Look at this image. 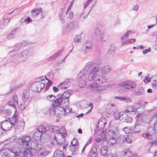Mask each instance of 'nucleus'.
<instances>
[{
  "mask_svg": "<svg viewBox=\"0 0 157 157\" xmlns=\"http://www.w3.org/2000/svg\"><path fill=\"white\" fill-rule=\"evenodd\" d=\"M127 108L128 109L129 111L131 112H136L138 108H135L131 106H129Z\"/></svg>",
  "mask_w": 157,
  "mask_h": 157,
  "instance_id": "obj_48",
  "label": "nucleus"
},
{
  "mask_svg": "<svg viewBox=\"0 0 157 157\" xmlns=\"http://www.w3.org/2000/svg\"><path fill=\"white\" fill-rule=\"evenodd\" d=\"M71 93L70 91H66L62 94H59L57 95L58 98L55 99V103L61 104L66 103V104L69 103V98Z\"/></svg>",
  "mask_w": 157,
  "mask_h": 157,
  "instance_id": "obj_5",
  "label": "nucleus"
},
{
  "mask_svg": "<svg viewBox=\"0 0 157 157\" xmlns=\"http://www.w3.org/2000/svg\"><path fill=\"white\" fill-rule=\"evenodd\" d=\"M122 130L124 131L125 133L128 134L129 133L130 130L128 128L126 127L122 129Z\"/></svg>",
  "mask_w": 157,
  "mask_h": 157,
  "instance_id": "obj_54",
  "label": "nucleus"
},
{
  "mask_svg": "<svg viewBox=\"0 0 157 157\" xmlns=\"http://www.w3.org/2000/svg\"><path fill=\"white\" fill-rule=\"evenodd\" d=\"M136 122L135 123V125L134 128L133 132L134 133H139L140 131V122H143V119L142 118V114L141 113H139L136 116Z\"/></svg>",
  "mask_w": 157,
  "mask_h": 157,
  "instance_id": "obj_11",
  "label": "nucleus"
},
{
  "mask_svg": "<svg viewBox=\"0 0 157 157\" xmlns=\"http://www.w3.org/2000/svg\"><path fill=\"white\" fill-rule=\"evenodd\" d=\"M117 155L116 153H110L106 155L104 157H117Z\"/></svg>",
  "mask_w": 157,
  "mask_h": 157,
  "instance_id": "obj_50",
  "label": "nucleus"
},
{
  "mask_svg": "<svg viewBox=\"0 0 157 157\" xmlns=\"http://www.w3.org/2000/svg\"><path fill=\"white\" fill-rule=\"evenodd\" d=\"M17 115L15 113L11 118V120L9 121L10 124H11L12 126L15 125V124L17 122Z\"/></svg>",
  "mask_w": 157,
  "mask_h": 157,
  "instance_id": "obj_33",
  "label": "nucleus"
},
{
  "mask_svg": "<svg viewBox=\"0 0 157 157\" xmlns=\"http://www.w3.org/2000/svg\"><path fill=\"white\" fill-rule=\"evenodd\" d=\"M13 151V150H11V152L14 154V155L13 156L14 157H20L21 154L22 155L23 157H24V150L22 151H20L18 152L14 151Z\"/></svg>",
  "mask_w": 157,
  "mask_h": 157,
  "instance_id": "obj_36",
  "label": "nucleus"
},
{
  "mask_svg": "<svg viewBox=\"0 0 157 157\" xmlns=\"http://www.w3.org/2000/svg\"><path fill=\"white\" fill-rule=\"evenodd\" d=\"M125 138L123 136H120L117 138V142L119 143L124 142Z\"/></svg>",
  "mask_w": 157,
  "mask_h": 157,
  "instance_id": "obj_41",
  "label": "nucleus"
},
{
  "mask_svg": "<svg viewBox=\"0 0 157 157\" xmlns=\"http://www.w3.org/2000/svg\"><path fill=\"white\" fill-rule=\"evenodd\" d=\"M64 137L62 136L59 140L58 141V140L56 137V135H54V139L55 140L57 141L58 144L60 146H62L63 150H66L67 146L68 143L66 142Z\"/></svg>",
  "mask_w": 157,
  "mask_h": 157,
  "instance_id": "obj_16",
  "label": "nucleus"
},
{
  "mask_svg": "<svg viewBox=\"0 0 157 157\" xmlns=\"http://www.w3.org/2000/svg\"><path fill=\"white\" fill-rule=\"evenodd\" d=\"M119 85L129 90H132L136 86V84L135 82L128 80L121 82Z\"/></svg>",
  "mask_w": 157,
  "mask_h": 157,
  "instance_id": "obj_13",
  "label": "nucleus"
},
{
  "mask_svg": "<svg viewBox=\"0 0 157 157\" xmlns=\"http://www.w3.org/2000/svg\"><path fill=\"white\" fill-rule=\"evenodd\" d=\"M47 98L49 101H53V100L54 98H56V96L54 95L51 94L47 96Z\"/></svg>",
  "mask_w": 157,
  "mask_h": 157,
  "instance_id": "obj_49",
  "label": "nucleus"
},
{
  "mask_svg": "<svg viewBox=\"0 0 157 157\" xmlns=\"http://www.w3.org/2000/svg\"><path fill=\"white\" fill-rule=\"evenodd\" d=\"M96 82L92 83L90 85V88L93 92L95 91L97 93L101 92L103 90L104 87L100 85L104 82H105L107 80L103 75H100L96 78Z\"/></svg>",
  "mask_w": 157,
  "mask_h": 157,
  "instance_id": "obj_4",
  "label": "nucleus"
},
{
  "mask_svg": "<svg viewBox=\"0 0 157 157\" xmlns=\"http://www.w3.org/2000/svg\"><path fill=\"white\" fill-rule=\"evenodd\" d=\"M156 82H157L156 80H153V82L152 83V86L153 88H154L155 89L157 87V85H156Z\"/></svg>",
  "mask_w": 157,
  "mask_h": 157,
  "instance_id": "obj_63",
  "label": "nucleus"
},
{
  "mask_svg": "<svg viewBox=\"0 0 157 157\" xmlns=\"http://www.w3.org/2000/svg\"><path fill=\"white\" fill-rule=\"evenodd\" d=\"M101 63L100 60H97L94 61H92L88 62L85 65V69L86 73L88 72L89 75L88 77V80L91 81L94 80V83L96 82L97 78L101 75H97V73L98 72L99 65Z\"/></svg>",
  "mask_w": 157,
  "mask_h": 157,
  "instance_id": "obj_2",
  "label": "nucleus"
},
{
  "mask_svg": "<svg viewBox=\"0 0 157 157\" xmlns=\"http://www.w3.org/2000/svg\"><path fill=\"white\" fill-rule=\"evenodd\" d=\"M85 49H90L93 47V43L91 41L86 40L85 44Z\"/></svg>",
  "mask_w": 157,
  "mask_h": 157,
  "instance_id": "obj_35",
  "label": "nucleus"
},
{
  "mask_svg": "<svg viewBox=\"0 0 157 157\" xmlns=\"http://www.w3.org/2000/svg\"><path fill=\"white\" fill-rule=\"evenodd\" d=\"M86 74V70H82L78 75V85L80 87H84L86 86V78L85 75Z\"/></svg>",
  "mask_w": 157,
  "mask_h": 157,
  "instance_id": "obj_7",
  "label": "nucleus"
},
{
  "mask_svg": "<svg viewBox=\"0 0 157 157\" xmlns=\"http://www.w3.org/2000/svg\"><path fill=\"white\" fill-rule=\"evenodd\" d=\"M69 17L70 19H72L74 16L73 13L72 11H70L68 13Z\"/></svg>",
  "mask_w": 157,
  "mask_h": 157,
  "instance_id": "obj_62",
  "label": "nucleus"
},
{
  "mask_svg": "<svg viewBox=\"0 0 157 157\" xmlns=\"http://www.w3.org/2000/svg\"><path fill=\"white\" fill-rule=\"evenodd\" d=\"M62 52V50H60L58 51L57 52L55 53L52 56L47 59V60L49 61H50L52 59H55L60 55Z\"/></svg>",
  "mask_w": 157,
  "mask_h": 157,
  "instance_id": "obj_28",
  "label": "nucleus"
},
{
  "mask_svg": "<svg viewBox=\"0 0 157 157\" xmlns=\"http://www.w3.org/2000/svg\"><path fill=\"white\" fill-rule=\"evenodd\" d=\"M65 156L63 151L57 150L54 152L53 157H64Z\"/></svg>",
  "mask_w": 157,
  "mask_h": 157,
  "instance_id": "obj_23",
  "label": "nucleus"
},
{
  "mask_svg": "<svg viewBox=\"0 0 157 157\" xmlns=\"http://www.w3.org/2000/svg\"><path fill=\"white\" fill-rule=\"evenodd\" d=\"M115 48L111 46L109 49V51L112 53L114 52L115 51Z\"/></svg>",
  "mask_w": 157,
  "mask_h": 157,
  "instance_id": "obj_64",
  "label": "nucleus"
},
{
  "mask_svg": "<svg viewBox=\"0 0 157 157\" xmlns=\"http://www.w3.org/2000/svg\"><path fill=\"white\" fill-rule=\"evenodd\" d=\"M31 140L30 137L28 136H25L17 140V144L20 147L21 146V148L24 150L23 157H32L33 151H39L42 147L41 144L34 141L31 142Z\"/></svg>",
  "mask_w": 157,
  "mask_h": 157,
  "instance_id": "obj_1",
  "label": "nucleus"
},
{
  "mask_svg": "<svg viewBox=\"0 0 157 157\" xmlns=\"http://www.w3.org/2000/svg\"><path fill=\"white\" fill-rule=\"evenodd\" d=\"M73 81V79L72 78L67 79H65L63 82L60 83L59 85L62 86V88L66 89L69 86L67 85L71 83Z\"/></svg>",
  "mask_w": 157,
  "mask_h": 157,
  "instance_id": "obj_20",
  "label": "nucleus"
},
{
  "mask_svg": "<svg viewBox=\"0 0 157 157\" xmlns=\"http://www.w3.org/2000/svg\"><path fill=\"white\" fill-rule=\"evenodd\" d=\"M18 30L19 29L17 28H16L13 29L10 33L7 35V38L10 39L12 38L14 36V34L16 33V32L18 31Z\"/></svg>",
  "mask_w": 157,
  "mask_h": 157,
  "instance_id": "obj_32",
  "label": "nucleus"
},
{
  "mask_svg": "<svg viewBox=\"0 0 157 157\" xmlns=\"http://www.w3.org/2000/svg\"><path fill=\"white\" fill-rule=\"evenodd\" d=\"M78 146L71 145L69 147V150L72 152L76 151L78 150Z\"/></svg>",
  "mask_w": 157,
  "mask_h": 157,
  "instance_id": "obj_40",
  "label": "nucleus"
},
{
  "mask_svg": "<svg viewBox=\"0 0 157 157\" xmlns=\"http://www.w3.org/2000/svg\"><path fill=\"white\" fill-rule=\"evenodd\" d=\"M143 136L144 137H146L150 140H151L152 138V136L148 133H144L143 135Z\"/></svg>",
  "mask_w": 157,
  "mask_h": 157,
  "instance_id": "obj_44",
  "label": "nucleus"
},
{
  "mask_svg": "<svg viewBox=\"0 0 157 157\" xmlns=\"http://www.w3.org/2000/svg\"><path fill=\"white\" fill-rule=\"evenodd\" d=\"M132 121V118L128 117L127 115L125 116L124 122L131 123Z\"/></svg>",
  "mask_w": 157,
  "mask_h": 157,
  "instance_id": "obj_46",
  "label": "nucleus"
},
{
  "mask_svg": "<svg viewBox=\"0 0 157 157\" xmlns=\"http://www.w3.org/2000/svg\"><path fill=\"white\" fill-rule=\"evenodd\" d=\"M109 112L111 113H112L113 112H116L117 110L116 106L113 104H111L109 106Z\"/></svg>",
  "mask_w": 157,
  "mask_h": 157,
  "instance_id": "obj_38",
  "label": "nucleus"
},
{
  "mask_svg": "<svg viewBox=\"0 0 157 157\" xmlns=\"http://www.w3.org/2000/svg\"><path fill=\"white\" fill-rule=\"evenodd\" d=\"M145 91L143 87H140L138 91H135L134 94L135 95H140L144 94Z\"/></svg>",
  "mask_w": 157,
  "mask_h": 157,
  "instance_id": "obj_29",
  "label": "nucleus"
},
{
  "mask_svg": "<svg viewBox=\"0 0 157 157\" xmlns=\"http://www.w3.org/2000/svg\"><path fill=\"white\" fill-rule=\"evenodd\" d=\"M113 115L114 116V119L116 120H118L120 116V113L118 112L117 111V110L116 112H113L112 113Z\"/></svg>",
  "mask_w": 157,
  "mask_h": 157,
  "instance_id": "obj_43",
  "label": "nucleus"
},
{
  "mask_svg": "<svg viewBox=\"0 0 157 157\" xmlns=\"http://www.w3.org/2000/svg\"><path fill=\"white\" fill-rule=\"evenodd\" d=\"M74 0H73L70 3V4L69 5V6L68 7V8L67 10V12H66V14H67L68 11H69V10H71V9L72 6H73V2H74Z\"/></svg>",
  "mask_w": 157,
  "mask_h": 157,
  "instance_id": "obj_52",
  "label": "nucleus"
},
{
  "mask_svg": "<svg viewBox=\"0 0 157 157\" xmlns=\"http://www.w3.org/2000/svg\"><path fill=\"white\" fill-rule=\"evenodd\" d=\"M27 44H28V42L27 41H24L22 43H19L16 44L15 45V48L9 52V54L16 52L19 49L21 48L23 46H26Z\"/></svg>",
  "mask_w": 157,
  "mask_h": 157,
  "instance_id": "obj_17",
  "label": "nucleus"
},
{
  "mask_svg": "<svg viewBox=\"0 0 157 157\" xmlns=\"http://www.w3.org/2000/svg\"><path fill=\"white\" fill-rule=\"evenodd\" d=\"M66 12H65L64 9H61L59 15L61 21L63 23H64L65 22L63 18L65 17V14H66Z\"/></svg>",
  "mask_w": 157,
  "mask_h": 157,
  "instance_id": "obj_26",
  "label": "nucleus"
},
{
  "mask_svg": "<svg viewBox=\"0 0 157 157\" xmlns=\"http://www.w3.org/2000/svg\"><path fill=\"white\" fill-rule=\"evenodd\" d=\"M10 122L9 121L7 120H5L3 121H2L0 124L1 128L2 130L6 131L8 130L10 128L8 127L6 128L7 129L4 128H6V127L8 125H10Z\"/></svg>",
  "mask_w": 157,
  "mask_h": 157,
  "instance_id": "obj_22",
  "label": "nucleus"
},
{
  "mask_svg": "<svg viewBox=\"0 0 157 157\" xmlns=\"http://www.w3.org/2000/svg\"><path fill=\"white\" fill-rule=\"evenodd\" d=\"M108 149L107 147H103L101 148L100 151V154L101 155L105 156L106 155Z\"/></svg>",
  "mask_w": 157,
  "mask_h": 157,
  "instance_id": "obj_39",
  "label": "nucleus"
},
{
  "mask_svg": "<svg viewBox=\"0 0 157 157\" xmlns=\"http://www.w3.org/2000/svg\"><path fill=\"white\" fill-rule=\"evenodd\" d=\"M131 154V152L129 151V149L128 148H125L124 151L121 152V155L124 156H129Z\"/></svg>",
  "mask_w": 157,
  "mask_h": 157,
  "instance_id": "obj_34",
  "label": "nucleus"
},
{
  "mask_svg": "<svg viewBox=\"0 0 157 157\" xmlns=\"http://www.w3.org/2000/svg\"><path fill=\"white\" fill-rule=\"evenodd\" d=\"M55 103V100L53 102L52 105L50 106L48 108V113L51 116H54L56 113L60 114V111L58 110L60 104H57L56 103Z\"/></svg>",
  "mask_w": 157,
  "mask_h": 157,
  "instance_id": "obj_9",
  "label": "nucleus"
},
{
  "mask_svg": "<svg viewBox=\"0 0 157 157\" xmlns=\"http://www.w3.org/2000/svg\"><path fill=\"white\" fill-rule=\"evenodd\" d=\"M32 21V20L29 17H28L26 19H25L24 21V22H26L27 23H29Z\"/></svg>",
  "mask_w": 157,
  "mask_h": 157,
  "instance_id": "obj_56",
  "label": "nucleus"
},
{
  "mask_svg": "<svg viewBox=\"0 0 157 157\" xmlns=\"http://www.w3.org/2000/svg\"><path fill=\"white\" fill-rule=\"evenodd\" d=\"M124 142H126L128 144H130L132 143V141L129 138L127 137L126 138H125Z\"/></svg>",
  "mask_w": 157,
  "mask_h": 157,
  "instance_id": "obj_58",
  "label": "nucleus"
},
{
  "mask_svg": "<svg viewBox=\"0 0 157 157\" xmlns=\"http://www.w3.org/2000/svg\"><path fill=\"white\" fill-rule=\"evenodd\" d=\"M154 128H153V131L156 132H157V120L155 122L154 125Z\"/></svg>",
  "mask_w": 157,
  "mask_h": 157,
  "instance_id": "obj_57",
  "label": "nucleus"
},
{
  "mask_svg": "<svg viewBox=\"0 0 157 157\" xmlns=\"http://www.w3.org/2000/svg\"><path fill=\"white\" fill-rule=\"evenodd\" d=\"M151 51V49L150 47H148V49H145L143 51V53L144 54H146L148 52H150Z\"/></svg>",
  "mask_w": 157,
  "mask_h": 157,
  "instance_id": "obj_55",
  "label": "nucleus"
},
{
  "mask_svg": "<svg viewBox=\"0 0 157 157\" xmlns=\"http://www.w3.org/2000/svg\"><path fill=\"white\" fill-rule=\"evenodd\" d=\"M14 10L13 11L10 13H7L5 14L3 17V20L1 22V24H0V27L1 29H3L5 25H7L10 22V16L11 15V13L14 12Z\"/></svg>",
  "mask_w": 157,
  "mask_h": 157,
  "instance_id": "obj_15",
  "label": "nucleus"
},
{
  "mask_svg": "<svg viewBox=\"0 0 157 157\" xmlns=\"http://www.w3.org/2000/svg\"><path fill=\"white\" fill-rule=\"evenodd\" d=\"M48 153V151L45 152V154H44V152H42V153L40 152V153H38V156L39 157H43L44 156H46Z\"/></svg>",
  "mask_w": 157,
  "mask_h": 157,
  "instance_id": "obj_51",
  "label": "nucleus"
},
{
  "mask_svg": "<svg viewBox=\"0 0 157 157\" xmlns=\"http://www.w3.org/2000/svg\"><path fill=\"white\" fill-rule=\"evenodd\" d=\"M58 133L61 135L62 136L66 137L67 136L66 130L64 127L62 126L58 131Z\"/></svg>",
  "mask_w": 157,
  "mask_h": 157,
  "instance_id": "obj_27",
  "label": "nucleus"
},
{
  "mask_svg": "<svg viewBox=\"0 0 157 157\" xmlns=\"http://www.w3.org/2000/svg\"><path fill=\"white\" fill-rule=\"evenodd\" d=\"M33 48H28L24 50L17 56H16L14 53L12 55L10 60L8 62H13L17 63L25 61L28 57L32 55L33 54Z\"/></svg>",
  "mask_w": 157,
  "mask_h": 157,
  "instance_id": "obj_3",
  "label": "nucleus"
},
{
  "mask_svg": "<svg viewBox=\"0 0 157 157\" xmlns=\"http://www.w3.org/2000/svg\"><path fill=\"white\" fill-rule=\"evenodd\" d=\"M40 11L41 12V13H42V9L41 8L33 9L31 11L32 15L33 16H36L39 14Z\"/></svg>",
  "mask_w": 157,
  "mask_h": 157,
  "instance_id": "obj_31",
  "label": "nucleus"
},
{
  "mask_svg": "<svg viewBox=\"0 0 157 157\" xmlns=\"http://www.w3.org/2000/svg\"><path fill=\"white\" fill-rule=\"evenodd\" d=\"M30 93L29 91L25 90L23 92L22 94V100L24 103L25 104V106L23 108L24 109L27 105H28L31 100L30 97Z\"/></svg>",
  "mask_w": 157,
  "mask_h": 157,
  "instance_id": "obj_12",
  "label": "nucleus"
},
{
  "mask_svg": "<svg viewBox=\"0 0 157 157\" xmlns=\"http://www.w3.org/2000/svg\"><path fill=\"white\" fill-rule=\"evenodd\" d=\"M36 129L37 131L42 134L45 133L47 131V125L44 126L42 125H40L37 127Z\"/></svg>",
  "mask_w": 157,
  "mask_h": 157,
  "instance_id": "obj_25",
  "label": "nucleus"
},
{
  "mask_svg": "<svg viewBox=\"0 0 157 157\" xmlns=\"http://www.w3.org/2000/svg\"><path fill=\"white\" fill-rule=\"evenodd\" d=\"M71 145H75L77 146L79 144V143L77 140L75 139V138H74L72 140V141L71 142Z\"/></svg>",
  "mask_w": 157,
  "mask_h": 157,
  "instance_id": "obj_47",
  "label": "nucleus"
},
{
  "mask_svg": "<svg viewBox=\"0 0 157 157\" xmlns=\"http://www.w3.org/2000/svg\"><path fill=\"white\" fill-rule=\"evenodd\" d=\"M76 37L74 39V42H80L81 37L80 35L76 36Z\"/></svg>",
  "mask_w": 157,
  "mask_h": 157,
  "instance_id": "obj_53",
  "label": "nucleus"
},
{
  "mask_svg": "<svg viewBox=\"0 0 157 157\" xmlns=\"http://www.w3.org/2000/svg\"><path fill=\"white\" fill-rule=\"evenodd\" d=\"M151 78H150L146 76L143 81L144 83H146L147 82H150L151 81Z\"/></svg>",
  "mask_w": 157,
  "mask_h": 157,
  "instance_id": "obj_61",
  "label": "nucleus"
},
{
  "mask_svg": "<svg viewBox=\"0 0 157 157\" xmlns=\"http://www.w3.org/2000/svg\"><path fill=\"white\" fill-rule=\"evenodd\" d=\"M25 125V123L23 120L19 121L17 123L16 128L17 129L21 130L24 129Z\"/></svg>",
  "mask_w": 157,
  "mask_h": 157,
  "instance_id": "obj_24",
  "label": "nucleus"
},
{
  "mask_svg": "<svg viewBox=\"0 0 157 157\" xmlns=\"http://www.w3.org/2000/svg\"><path fill=\"white\" fill-rule=\"evenodd\" d=\"M122 101L127 103H129L132 101L131 100L127 97H122Z\"/></svg>",
  "mask_w": 157,
  "mask_h": 157,
  "instance_id": "obj_42",
  "label": "nucleus"
},
{
  "mask_svg": "<svg viewBox=\"0 0 157 157\" xmlns=\"http://www.w3.org/2000/svg\"><path fill=\"white\" fill-rule=\"evenodd\" d=\"M98 152L97 149L95 146L92 147L90 151L89 157H97Z\"/></svg>",
  "mask_w": 157,
  "mask_h": 157,
  "instance_id": "obj_21",
  "label": "nucleus"
},
{
  "mask_svg": "<svg viewBox=\"0 0 157 157\" xmlns=\"http://www.w3.org/2000/svg\"><path fill=\"white\" fill-rule=\"evenodd\" d=\"M95 33L96 35L98 36L100 33V31L99 28H97L95 29Z\"/></svg>",
  "mask_w": 157,
  "mask_h": 157,
  "instance_id": "obj_60",
  "label": "nucleus"
},
{
  "mask_svg": "<svg viewBox=\"0 0 157 157\" xmlns=\"http://www.w3.org/2000/svg\"><path fill=\"white\" fill-rule=\"evenodd\" d=\"M109 138L108 141V143L109 145H113L117 142L116 135L115 133L112 131L109 132Z\"/></svg>",
  "mask_w": 157,
  "mask_h": 157,
  "instance_id": "obj_14",
  "label": "nucleus"
},
{
  "mask_svg": "<svg viewBox=\"0 0 157 157\" xmlns=\"http://www.w3.org/2000/svg\"><path fill=\"white\" fill-rule=\"evenodd\" d=\"M58 109L60 111V114L65 115L69 113L72 112V109L69 107V103L66 104V103H63L60 104Z\"/></svg>",
  "mask_w": 157,
  "mask_h": 157,
  "instance_id": "obj_8",
  "label": "nucleus"
},
{
  "mask_svg": "<svg viewBox=\"0 0 157 157\" xmlns=\"http://www.w3.org/2000/svg\"><path fill=\"white\" fill-rule=\"evenodd\" d=\"M110 69L108 66L103 67L101 70V72L102 74H105L109 73Z\"/></svg>",
  "mask_w": 157,
  "mask_h": 157,
  "instance_id": "obj_37",
  "label": "nucleus"
},
{
  "mask_svg": "<svg viewBox=\"0 0 157 157\" xmlns=\"http://www.w3.org/2000/svg\"><path fill=\"white\" fill-rule=\"evenodd\" d=\"M78 28V22L73 21L67 23L63 27L62 32L63 34L68 33L71 31L74 30Z\"/></svg>",
  "mask_w": 157,
  "mask_h": 157,
  "instance_id": "obj_6",
  "label": "nucleus"
},
{
  "mask_svg": "<svg viewBox=\"0 0 157 157\" xmlns=\"http://www.w3.org/2000/svg\"><path fill=\"white\" fill-rule=\"evenodd\" d=\"M47 131H49L52 132H56L57 134H58V131L59 129V127L56 126H52L50 124H47Z\"/></svg>",
  "mask_w": 157,
  "mask_h": 157,
  "instance_id": "obj_19",
  "label": "nucleus"
},
{
  "mask_svg": "<svg viewBox=\"0 0 157 157\" xmlns=\"http://www.w3.org/2000/svg\"><path fill=\"white\" fill-rule=\"evenodd\" d=\"M45 84L40 81L34 82L31 86L32 90L36 92H40L44 87Z\"/></svg>",
  "mask_w": 157,
  "mask_h": 157,
  "instance_id": "obj_10",
  "label": "nucleus"
},
{
  "mask_svg": "<svg viewBox=\"0 0 157 157\" xmlns=\"http://www.w3.org/2000/svg\"><path fill=\"white\" fill-rule=\"evenodd\" d=\"M131 33V31H127L125 33L124 35L121 37V39L122 40H124L125 39L128 37L130 33Z\"/></svg>",
  "mask_w": 157,
  "mask_h": 157,
  "instance_id": "obj_45",
  "label": "nucleus"
},
{
  "mask_svg": "<svg viewBox=\"0 0 157 157\" xmlns=\"http://www.w3.org/2000/svg\"><path fill=\"white\" fill-rule=\"evenodd\" d=\"M18 103V98L16 95H13V98L8 102V105L13 107L14 109H16L15 104Z\"/></svg>",
  "mask_w": 157,
  "mask_h": 157,
  "instance_id": "obj_18",
  "label": "nucleus"
},
{
  "mask_svg": "<svg viewBox=\"0 0 157 157\" xmlns=\"http://www.w3.org/2000/svg\"><path fill=\"white\" fill-rule=\"evenodd\" d=\"M125 116H122V115H120L119 119V120L122 122H124Z\"/></svg>",
  "mask_w": 157,
  "mask_h": 157,
  "instance_id": "obj_59",
  "label": "nucleus"
},
{
  "mask_svg": "<svg viewBox=\"0 0 157 157\" xmlns=\"http://www.w3.org/2000/svg\"><path fill=\"white\" fill-rule=\"evenodd\" d=\"M42 135V133L37 130L33 134V137L36 140H40Z\"/></svg>",
  "mask_w": 157,
  "mask_h": 157,
  "instance_id": "obj_30",
  "label": "nucleus"
}]
</instances>
